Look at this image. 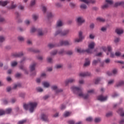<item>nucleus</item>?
<instances>
[{
    "instance_id": "1",
    "label": "nucleus",
    "mask_w": 124,
    "mask_h": 124,
    "mask_svg": "<svg viewBox=\"0 0 124 124\" xmlns=\"http://www.w3.org/2000/svg\"><path fill=\"white\" fill-rule=\"evenodd\" d=\"M37 106V103L36 102H30L28 104H25L24 105L23 107L25 110H28L29 108V111L31 113H33L35 108Z\"/></svg>"
},
{
    "instance_id": "2",
    "label": "nucleus",
    "mask_w": 124,
    "mask_h": 124,
    "mask_svg": "<svg viewBox=\"0 0 124 124\" xmlns=\"http://www.w3.org/2000/svg\"><path fill=\"white\" fill-rule=\"evenodd\" d=\"M94 45L95 44L93 42L90 43L88 46V47L89 48L86 49V50L78 48V53H85V52H86V53H88V54H92V53H93V50L91 49H93L94 48Z\"/></svg>"
},
{
    "instance_id": "3",
    "label": "nucleus",
    "mask_w": 124,
    "mask_h": 124,
    "mask_svg": "<svg viewBox=\"0 0 124 124\" xmlns=\"http://www.w3.org/2000/svg\"><path fill=\"white\" fill-rule=\"evenodd\" d=\"M69 30H67L62 31V29H59L56 31L55 35H58V34H59L61 36H65V35H67V34L69 33Z\"/></svg>"
},
{
    "instance_id": "4",
    "label": "nucleus",
    "mask_w": 124,
    "mask_h": 124,
    "mask_svg": "<svg viewBox=\"0 0 124 124\" xmlns=\"http://www.w3.org/2000/svg\"><path fill=\"white\" fill-rule=\"evenodd\" d=\"M78 96H80V97H82V98H84V99H88V98H89V94H83L82 89L80 88H78Z\"/></svg>"
},
{
    "instance_id": "5",
    "label": "nucleus",
    "mask_w": 124,
    "mask_h": 124,
    "mask_svg": "<svg viewBox=\"0 0 124 124\" xmlns=\"http://www.w3.org/2000/svg\"><path fill=\"white\" fill-rule=\"evenodd\" d=\"M72 43L70 41H61L60 42V45L59 46H68L69 45H71Z\"/></svg>"
},
{
    "instance_id": "6",
    "label": "nucleus",
    "mask_w": 124,
    "mask_h": 124,
    "mask_svg": "<svg viewBox=\"0 0 124 124\" xmlns=\"http://www.w3.org/2000/svg\"><path fill=\"white\" fill-rule=\"evenodd\" d=\"M52 90L55 91L56 93H62L63 90L62 89H58V86L57 85H53L51 87Z\"/></svg>"
},
{
    "instance_id": "7",
    "label": "nucleus",
    "mask_w": 124,
    "mask_h": 124,
    "mask_svg": "<svg viewBox=\"0 0 124 124\" xmlns=\"http://www.w3.org/2000/svg\"><path fill=\"white\" fill-rule=\"evenodd\" d=\"M106 2H107V4H106L102 6V9H105L106 8H108V7H109V4L110 5H111V4H113V1L111 0H106Z\"/></svg>"
},
{
    "instance_id": "8",
    "label": "nucleus",
    "mask_w": 124,
    "mask_h": 124,
    "mask_svg": "<svg viewBox=\"0 0 124 124\" xmlns=\"http://www.w3.org/2000/svg\"><path fill=\"white\" fill-rule=\"evenodd\" d=\"M85 38V36L83 35V32L82 31H80L78 32V42H82Z\"/></svg>"
},
{
    "instance_id": "9",
    "label": "nucleus",
    "mask_w": 124,
    "mask_h": 124,
    "mask_svg": "<svg viewBox=\"0 0 124 124\" xmlns=\"http://www.w3.org/2000/svg\"><path fill=\"white\" fill-rule=\"evenodd\" d=\"M22 56H24L23 52L15 53L12 55V57H13V58H20L21 57H22Z\"/></svg>"
},
{
    "instance_id": "10",
    "label": "nucleus",
    "mask_w": 124,
    "mask_h": 124,
    "mask_svg": "<svg viewBox=\"0 0 124 124\" xmlns=\"http://www.w3.org/2000/svg\"><path fill=\"white\" fill-rule=\"evenodd\" d=\"M85 23V19L82 17H78V26H81L82 24Z\"/></svg>"
},
{
    "instance_id": "11",
    "label": "nucleus",
    "mask_w": 124,
    "mask_h": 124,
    "mask_svg": "<svg viewBox=\"0 0 124 124\" xmlns=\"http://www.w3.org/2000/svg\"><path fill=\"white\" fill-rule=\"evenodd\" d=\"M80 1L82 2H84L86 4H89V3H94L95 1L94 0H79Z\"/></svg>"
},
{
    "instance_id": "12",
    "label": "nucleus",
    "mask_w": 124,
    "mask_h": 124,
    "mask_svg": "<svg viewBox=\"0 0 124 124\" xmlns=\"http://www.w3.org/2000/svg\"><path fill=\"white\" fill-rule=\"evenodd\" d=\"M98 100H100V101H105V100H107V96H103V95H101L97 97Z\"/></svg>"
},
{
    "instance_id": "13",
    "label": "nucleus",
    "mask_w": 124,
    "mask_h": 124,
    "mask_svg": "<svg viewBox=\"0 0 124 124\" xmlns=\"http://www.w3.org/2000/svg\"><path fill=\"white\" fill-rule=\"evenodd\" d=\"M74 82H75V79L74 78H69L65 81V84L66 85H67L69 83H74Z\"/></svg>"
},
{
    "instance_id": "14",
    "label": "nucleus",
    "mask_w": 124,
    "mask_h": 124,
    "mask_svg": "<svg viewBox=\"0 0 124 124\" xmlns=\"http://www.w3.org/2000/svg\"><path fill=\"white\" fill-rule=\"evenodd\" d=\"M91 74L90 72H84V73H80L79 74V76L80 77H86L87 76H91Z\"/></svg>"
},
{
    "instance_id": "15",
    "label": "nucleus",
    "mask_w": 124,
    "mask_h": 124,
    "mask_svg": "<svg viewBox=\"0 0 124 124\" xmlns=\"http://www.w3.org/2000/svg\"><path fill=\"white\" fill-rule=\"evenodd\" d=\"M71 89L72 92H73L74 93H78V87L77 86H72L71 88Z\"/></svg>"
},
{
    "instance_id": "16",
    "label": "nucleus",
    "mask_w": 124,
    "mask_h": 124,
    "mask_svg": "<svg viewBox=\"0 0 124 124\" xmlns=\"http://www.w3.org/2000/svg\"><path fill=\"white\" fill-rule=\"evenodd\" d=\"M117 34H122V33H124V30L121 28H118L115 30Z\"/></svg>"
},
{
    "instance_id": "17",
    "label": "nucleus",
    "mask_w": 124,
    "mask_h": 124,
    "mask_svg": "<svg viewBox=\"0 0 124 124\" xmlns=\"http://www.w3.org/2000/svg\"><path fill=\"white\" fill-rule=\"evenodd\" d=\"M17 7V4H14V2H11V6L9 7V9H15Z\"/></svg>"
},
{
    "instance_id": "18",
    "label": "nucleus",
    "mask_w": 124,
    "mask_h": 124,
    "mask_svg": "<svg viewBox=\"0 0 124 124\" xmlns=\"http://www.w3.org/2000/svg\"><path fill=\"white\" fill-rule=\"evenodd\" d=\"M41 119L44 122H48V117L46 114H42Z\"/></svg>"
},
{
    "instance_id": "19",
    "label": "nucleus",
    "mask_w": 124,
    "mask_h": 124,
    "mask_svg": "<svg viewBox=\"0 0 124 124\" xmlns=\"http://www.w3.org/2000/svg\"><path fill=\"white\" fill-rule=\"evenodd\" d=\"M35 66H36V63H33L30 65V70L31 71H33L35 69Z\"/></svg>"
},
{
    "instance_id": "20",
    "label": "nucleus",
    "mask_w": 124,
    "mask_h": 124,
    "mask_svg": "<svg viewBox=\"0 0 124 124\" xmlns=\"http://www.w3.org/2000/svg\"><path fill=\"white\" fill-rule=\"evenodd\" d=\"M7 3H8V1H0V5L1 6H5V5H7Z\"/></svg>"
},
{
    "instance_id": "21",
    "label": "nucleus",
    "mask_w": 124,
    "mask_h": 124,
    "mask_svg": "<svg viewBox=\"0 0 124 124\" xmlns=\"http://www.w3.org/2000/svg\"><path fill=\"white\" fill-rule=\"evenodd\" d=\"M85 61L86 62L84 64V66H88L91 63V62H90V59H89V58H87L85 59Z\"/></svg>"
},
{
    "instance_id": "22",
    "label": "nucleus",
    "mask_w": 124,
    "mask_h": 124,
    "mask_svg": "<svg viewBox=\"0 0 124 124\" xmlns=\"http://www.w3.org/2000/svg\"><path fill=\"white\" fill-rule=\"evenodd\" d=\"M71 115V112L65 111L63 114V117L66 118Z\"/></svg>"
},
{
    "instance_id": "23",
    "label": "nucleus",
    "mask_w": 124,
    "mask_h": 124,
    "mask_svg": "<svg viewBox=\"0 0 124 124\" xmlns=\"http://www.w3.org/2000/svg\"><path fill=\"white\" fill-rule=\"evenodd\" d=\"M124 5V2H116L114 5V7H117V6H119V5Z\"/></svg>"
},
{
    "instance_id": "24",
    "label": "nucleus",
    "mask_w": 124,
    "mask_h": 124,
    "mask_svg": "<svg viewBox=\"0 0 124 124\" xmlns=\"http://www.w3.org/2000/svg\"><path fill=\"white\" fill-rule=\"evenodd\" d=\"M62 25H63V24L62 23V20H59L57 21V27H62Z\"/></svg>"
},
{
    "instance_id": "25",
    "label": "nucleus",
    "mask_w": 124,
    "mask_h": 124,
    "mask_svg": "<svg viewBox=\"0 0 124 124\" xmlns=\"http://www.w3.org/2000/svg\"><path fill=\"white\" fill-rule=\"evenodd\" d=\"M123 108H119L118 111V113H120V116H121V117H124V112H123Z\"/></svg>"
},
{
    "instance_id": "26",
    "label": "nucleus",
    "mask_w": 124,
    "mask_h": 124,
    "mask_svg": "<svg viewBox=\"0 0 124 124\" xmlns=\"http://www.w3.org/2000/svg\"><path fill=\"white\" fill-rule=\"evenodd\" d=\"M20 69H22V70H24L25 74H29V72L27 71V69H26L25 68H24V66L21 65L20 66Z\"/></svg>"
},
{
    "instance_id": "27",
    "label": "nucleus",
    "mask_w": 124,
    "mask_h": 124,
    "mask_svg": "<svg viewBox=\"0 0 124 124\" xmlns=\"http://www.w3.org/2000/svg\"><path fill=\"white\" fill-rule=\"evenodd\" d=\"M12 111V109L11 108H7L4 111L5 112V114H10L11 113Z\"/></svg>"
},
{
    "instance_id": "28",
    "label": "nucleus",
    "mask_w": 124,
    "mask_h": 124,
    "mask_svg": "<svg viewBox=\"0 0 124 124\" xmlns=\"http://www.w3.org/2000/svg\"><path fill=\"white\" fill-rule=\"evenodd\" d=\"M98 62H100V59H98L97 60H94L93 62V65H96V64H97V63H98Z\"/></svg>"
},
{
    "instance_id": "29",
    "label": "nucleus",
    "mask_w": 124,
    "mask_h": 124,
    "mask_svg": "<svg viewBox=\"0 0 124 124\" xmlns=\"http://www.w3.org/2000/svg\"><path fill=\"white\" fill-rule=\"evenodd\" d=\"M43 85L45 88H49V86H50V83H49L47 82H45L43 83Z\"/></svg>"
},
{
    "instance_id": "30",
    "label": "nucleus",
    "mask_w": 124,
    "mask_h": 124,
    "mask_svg": "<svg viewBox=\"0 0 124 124\" xmlns=\"http://www.w3.org/2000/svg\"><path fill=\"white\" fill-rule=\"evenodd\" d=\"M5 41V37L3 36H0V43H2Z\"/></svg>"
},
{
    "instance_id": "31",
    "label": "nucleus",
    "mask_w": 124,
    "mask_h": 124,
    "mask_svg": "<svg viewBox=\"0 0 124 124\" xmlns=\"http://www.w3.org/2000/svg\"><path fill=\"white\" fill-rule=\"evenodd\" d=\"M123 85H124V81H121L119 83L116 84V87H121V86H123Z\"/></svg>"
},
{
    "instance_id": "32",
    "label": "nucleus",
    "mask_w": 124,
    "mask_h": 124,
    "mask_svg": "<svg viewBox=\"0 0 124 124\" xmlns=\"http://www.w3.org/2000/svg\"><path fill=\"white\" fill-rule=\"evenodd\" d=\"M80 8L81 9H87V5L85 4H82L80 5Z\"/></svg>"
},
{
    "instance_id": "33",
    "label": "nucleus",
    "mask_w": 124,
    "mask_h": 124,
    "mask_svg": "<svg viewBox=\"0 0 124 124\" xmlns=\"http://www.w3.org/2000/svg\"><path fill=\"white\" fill-rule=\"evenodd\" d=\"M97 21L99 22H105V19L101 17H98L97 18Z\"/></svg>"
},
{
    "instance_id": "34",
    "label": "nucleus",
    "mask_w": 124,
    "mask_h": 124,
    "mask_svg": "<svg viewBox=\"0 0 124 124\" xmlns=\"http://www.w3.org/2000/svg\"><path fill=\"white\" fill-rule=\"evenodd\" d=\"M29 50L31 52H35V53H38V52H39V50H35L33 48H29Z\"/></svg>"
},
{
    "instance_id": "35",
    "label": "nucleus",
    "mask_w": 124,
    "mask_h": 124,
    "mask_svg": "<svg viewBox=\"0 0 124 124\" xmlns=\"http://www.w3.org/2000/svg\"><path fill=\"white\" fill-rule=\"evenodd\" d=\"M69 5L72 8H74L76 6V4L73 2H70Z\"/></svg>"
},
{
    "instance_id": "36",
    "label": "nucleus",
    "mask_w": 124,
    "mask_h": 124,
    "mask_svg": "<svg viewBox=\"0 0 124 124\" xmlns=\"http://www.w3.org/2000/svg\"><path fill=\"white\" fill-rule=\"evenodd\" d=\"M101 121V119L100 118H96L94 119L95 123H99Z\"/></svg>"
},
{
    "instance_id": "37",
    "label": "nucleus",
    "mask_w": 124,
    "mask_h": 124,
    "mask_svg": "<svg viewBox=\"0 0 124 124\" xmlns=\"http://www.w3.org/2000/svg\"><path fill=\"white\" fill-rule=\"evenodd\" d=\"M19 87H21V84L18 83L17 84H15L13 87V89H17V88H18Z\"/></svg>"
},
{
    "instance_id": "38",
    "label": "nucleus",
    "mask_w": 124,
    "mask_h": 124,
    "mask_svg": "<svg viewBox=\"0 0 124 124\" xmlns=\"http://www.w3.org/2000/svg\"><path fill=\"white\" fill-rule=\"evenodd\" d=\"M57 53H58V51L54 50L50 53V55H51V56H55V55H57Z\"/></svg>"
},
{
    "instance_id": "39",
    "label": "nucleus",
    "mask_w": 124,
    "mask_h": 124,
    "mask_svg": "<svg viewBox=\"0 0 124 124\" xmlns=\"http://www.w3.org/2000/svg\"><path fill=\"white\" fill-rule=\"evenodd\" d=\"M18 40L19 41H24V40H25V38H24L23 37L19 36L18 37Z\"/></svg>"
},
{
    "instance_id": "40",
    "label": "nucleus",
    "mask_w": 124,
    "mask_h": 124,
    "mask_svg": "<svg viewBox=\"0 0 124 124\" xmlns=\"http://www.w3.org/2000/svg\"><path fill=\"white\" fill-rule=\"evenodd\" d=\"M36 90L37 92H39V93H42V92H43V89L41 87H38Z\"/></svg>"
},
{
    "instance_id": "41",
    "label": "nucleus",
    "mask_w": 124,
    "mask_h": 124,
    "mask_svg": "<svg viewBox=\"0 0 124 124\" xmlns=\"http://www.w3.org/2000/svg\"><path fill=\"white\" fill-rule=\"evenodd\" d=\"M27 122V120H23L22 121H19L17 124H24Z\"/></svg>"
},
{
    "instance_id": "42",
    "label": "nucleus",
    "mask_w": 124,
    "mask_h": 124,
    "mask_svg": "<svg viewBox=\"0 0 124 124\" xmlns=\"http://www.w3.org/2000/svg\"><path fill=\"white\" fill-rule=\"evenodd\" d=\"M100 81V78H97L95 79L94 83L96 85H97V84H98V83H99Z\"/></svg>"
},
{
    "instance_id": "43",
    "label": "nucleus",
    "mask_w": 124,
    "mask_h": 124,
    "mask_svg": "<svg viewBox=\"0 0 124 124\" xmlns=\"http://www.w3.org/2000/svg\"><path fill=\"white\" fill-rule=\"evenodd\" d=\"M48 46L49 48H54V47H56V46L53 44H49Z\"/></svg>"
},
{
    "instance_id": "44",
    "label": "nucleus",
    "mask_w": 124,
    "mask_h": 124,
    "mask_svg": "<svg viewBox=\"0 0 124 124\" xmlns=\"http://www.w3.org/2000/svg\"><path fill=\"white\" fill-rule=\"evenodd\" d=\"M42 10L44 13H46V11H47V8L46 6H43Z\"/></svg>"
},
{
    "instance_id": "45",
    "label": "nucleus",
    "mask_w": 124,
    "mask_h": 124,
    "mask_svg": "<svg viewBox=\"0 0 124 124\" xmlns=\"http://www.w3.org/2000/svg\"><path fill=\"white\" fill-rule=\"evenodd\" d=\"M54 15L52 14V13L50 12L47 15V17L48 18H52Z\"/></svg>"
},
{
    "instance_id": "46",
    "label": "nucleus",
    "mask_w": 124,
    "mask_h": 124,
    "mask_svg": "<svg viewBox=\"0 0 124 124\" xmlns=\"http://www.w3.org/2000/svg\"><path fill=\"white\" fill-rule=\"evenodd\" d=\"M47 62L50 63L53 62V59L51 57H48L47 58Z\"/></svg>"
},
{
    "instance_id": "47",
    "label": "nucleus",
    "mask_w": 124,
    "mask_h": 124,
    "mask_svg": "<svg viewBox=\"0 0 124 124\" xmlns=\"http://www.w3.org/2000/svg\"><path fill=\"white\" fill-rule=\"evenodd\" d=\"M4 114H5V112L2 109H0V116H2V115H4Z\"/></svg>"
},
{
    "instance_id": "48",
    "label": "nucleus",
    "mask_w": 124,
    "mask_h": 124,
    "mask_svg": "<svg viewBox=\"0 0 124 124\" xmlns=\"http://www.w3.org/2000/svg\"><path fill=\"white\" fill-rule=\"evenodd\" d=\"M17 63H17V62H13L11 63V66L13 67L16 66V65L17 64Z\"/></svg>"
},
{
    "instance_id": "49",
    "label": "nucleus",
    "mask_w": 124,
    "mask_h": 124,
    "mask_svg": "<svg viewBox=\"0 0 124 124\" xmlns=\"http://www.w3.org/2000/svg\"><path fill=\"white\" fill-rule=\"evenodd\" d=\"M32 18L35 21V20H37V18H38V16H36L35 15H34L32 16Z\"/></svg>"
},
{
    "instance_id": "50",
    "label": "nucleus",
    "mask_w": 124,
    "mask_h": 124,
    "mask_svg": "<svg viewBox=\"0 0 124 124\" xmlns=\"http://www.w3.org/2000/svg\"><path fill=\"white\" fill-rule=\"evenodd\" d=\"M107 49L108 52H111V51H112V47L110 46H108V47Z\"/></svg>"
},
{
    "instance_id": "51",
    "label": "nucleus",
    "mask_w": 124,
    "mask_h": 124,
    "mask_svg": "<svg viewBox=\"0 0 124 124\" xmlns=\"http://www.w3.org/2000/svg\"><path fill=\"white\" fill-rule=\"evenodd\" d=\"M68 123L69 124H75V121H74V120H70L68 122Z\"/></svg>"
},
{
    "instance_id": "52",
    "label": "nucleus",
    "mask_w": 124,
    "mask_h": 124,
    "mask_svg": "<svg viewBox=\"0 0 124 124\" xmlns=\"http://www.w3.org/2000/svg\"><path fill=\"white\" fill-rule=\"evenodd\" d=\"M112 115H113V113L112 112H108V113L106 114V117H111V116H112Z\"/></svg>"
},
{
    "instance_id": "53",
    "label": "nucleus",
    "mask_w": 124,
    "mask_h": 124,
    "mask_svg": "<svg viewBox=\"0 0 124 124\" xmlns=\"http://www.w3.org/2000/svg\"><path fill=\"white\" fill-rule=\"evenodd\" d=\"M87 122H92L93 121V118L92 117H88L86 118Z\"/></svg>"
},
{
    "instance_id": "54",
    "label": "nucleus",
    "mask_w": 124,
    "mask_h": 124,
    "mask_svg": "<svg viewBox=\"0 0 124 124\" xmlns=\"http://www.w3.org/2000/svg\"><path fill=\"white\" fill-rule=\"evenodd\" d=\"M62 64H58V65H56V68L57 69L62 68Z\"/></svg>"
},
{
    "instance_id": "55",
    "label": "nucleus",
    "mask_w": 124,
    "mask_h": 124,
    "mask_svg": "<svg viewBox=\"0 0 124 124\" xmlns=\"http://www.w3.org/2000/svg\"><path fill=\"white\" fill-rule=\"evenodd\" d=\"M21 75H22L20 73H17L16 74V78H20Z\"/></svg>"
},
{
    "instance_id": "56",
    "label": "nucleus",
    "mask_w": 124,
    "mask_h": 124,
    "mask_svg": "<svg viewBox=\"0 0 124 124\" xmlns=\"http://www.w3.org/2000/svg\"><path fill=\"white\" fill-rule=\"evenodd\" d=\"M120 41V38H116L114 40L115 43H118Z\"/></svg>"
},
{
    "instance_id": "57",
    "label": "nucleus",
    "mask_w": 124,
    "mask_h": 124,
    "mask_svg": "<svg viewBox=\"0 0 124 124\" xmlns=\"http://www.w3.org/2000/svg\"><path fill=\"white\" fill-rule=\"evenodd\" d=\"M38 35H39V36H41L42 35H43V32H42V31H40L38 32Z\"/></svg>"
},
{
    "instance_id": "58",
    "label": "nucleus",
    "mask_w": 124,
    "mask_h": 124,
    "mask_svg": "<svg viewBox=\"0 0 124 124\" xmlns=\"http://www.w3.org/2000/svg\"><path fill=\"white\" fill-rule=\"evenodd\" d=\"M19 96L22 98H24V97H25V93H21L19 94Z\"/></svg>"
},
{
    "instance_id": "59",
    "label": "nucleus",
    "mask_w": 124,
    "mask_h": 124,
    "mask_svg": "<svg viewBox=\"0 0 124 124\" xmlns=\"http://www.w3.org/2000/svg\"><path fill=\"white\" fill-rule=\"evenodd\" d=\"M94 93V90H90L88 91V93Z\"/></svg>"
},
{
    "instance_id": "60",
    "label": "nucleus",
    "mask_w": 124,
    "mask_h": 124,
    "mask_svg": "<svg viewBox=\"0 0 124 124\" xmlns=\"http://www.w3.org/2000/svg\"><path fill=\"white\" fill-rule=\"evenodd\" d=\"M35 4V0H32L31 1V5H34Z\"/></svg>"
},
{
    "instance_id": "61",
    "label": "nucleus",
    "mask_w": 124,
    "mask_h": 124,
    "mask_svg": "<svg viewBox=\"0 0 124 124\" xmlns=\"http://www.w3.org/2000/svg\"><path fill=\"white\" fill-rule=\"evenodd\" d=\"M36 31V29L34 28H32L31 29V32H35V31Z\"/></svg>"
},
{
    "instance_id": "62",
    "label": "nucleus",
    "mask_w": 124,
    "mask_h": 124,
    "mask_svg": "<svg viewBox=\"0 0 124 124\" xmlns=\"http://www.w3.org/2000/svg\"><path fill=\"white\" fill-rule=\"evenodd\" d=\"M56 5L57 7H62V4L60 3H57L56 4Z\"/></svg>"
},
{
    "instance_id": "63",
    "label": "nucleus",
    "mask_w": 124,
    "mask_h": 124,
    "mask_svg": "<svg viewBox=\"0 0 124 124\" xmlns=\"http://www.w3.org/2000/svg\"><path fill=\"white\" fill-rule=\"evenodd\" d=\"M67 55H72V51H68L66 52Z\"/></svg>"
},
{
    "instance_id": "64",
    "label": "nucleus",
    "mask_w": 124,
    "mask_h": 124,
    "mask_svg": "<svg viewBox=\"0 0 124 124\" xmlns=\"http://www.w3.org/2000/svg\"><path fill=\"white\" fill-rule=\"evenodd\" d=\"M120 124H124V119L122 120L120 122Z\"/></svg>"
}]
</instances>
